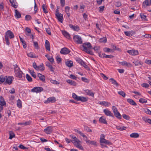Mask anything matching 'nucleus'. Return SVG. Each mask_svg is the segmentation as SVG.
<instances>
[{"mask_svg":"<svg viewBox=\"0 0 151 151\" xmlns=\"http://www.w3.org/2000/svg\"><path fill=\"white\" fill-rule=\"evenodd\" d=\"M83 50L87 53L91 55H93V52L90 49H93V47L91 43L89 42H85L83 44Z\"/></svg>","mask_w":151,"mask_h":151,"instance_id":"f257e3e1","label":"nucleus"},{"mask_svg":"<svg viewBox=\"0 0 151 151\" xmlns=\"http://www.w3.org/2000/svg\"><path fill=\"white\" fill-rule=\"evenodd\" d=\"M73 40L75 42L78 44H81L82 43L81 38L78 35H74L73 37Z\"/></svg>","mask_w":151,"mask_h":151,"instance_id":"f03ea898","label":"nucleus"},{"mask_svg":"<svg viewBox=\"0 0 151 151\" xmlns=\"http://www.w3.org/2000/svg\"><path fill=\"white\" fill-rule=\"evenodd\" d=\"M18 69V70H16L14 71L15 76L19 78H21L22 77L23 73L20 69L19 68Z\"/></svg>","mask_w":151,"mask_h":151,"instance_id":"7ed1b4c3","label":"nucleus"},{"mask_svg":"<svg viewBox=\"0 0 151 151\" xmlns=\"http://www.w3.org/2000/svg\"><path fill=\"white\" fill-rule=\"evenodd\" d=\"M43 90V89L41 87H34L32 90L31 91L33 92L37 93H40Z\"/></svg>","mask_w":151,"mask_h":151,"instance_id":"20e7f679","label":"nucleus"},{"mask_svg":"<svg viewBox=\"0 0 151 151\" xmlns=\"http://www.w3.org/2000/svg\"><path fill=\"white\" fill-rule=\"evenodd\" d=\"M5 35V37H7L8 38L9 37L10 39L14 38V37L13 33L10 30L7 31L6 32Z\"/></svg>","mask_w":151,"mask_h":151,"instance_id":"39448f33","label":"nucleus"},{"mask_svg":"<svg viewBox=\"0 0 151 151\" xmlns=\"http://www.w3.org/2000/svg\"><path fill=\"white\" fill-rule=\"evenodd\" d=\"M5 78L6 82L9 84H11L14 79V77L12 76H9L8 77L6 76Z\"/></svg>","mask_w":151,"mask_h":151,"instance_id":"423d86ee","label":"nucleus"},{"mask_svg":"<svg viewBox=\"0 0 151 151\" xmlns=\"http://www.w3.org/2000/svg\"><path fill=\"white\" fill-rule=\"evenodd\" d=\"M52 127L48 126L44 130V132L46 134H50L52 132Z\"/></svg>","mask_w":151,"mask_h":151,"instance_id":"0eeeda50","label":"nucleus"},{"mask_svg":"<svg viewBox=\"0 0 151 151\" xmlns=\"http://www.w3.org/2000/svg\"><path fill=\"white\" fill-rule=\"evenodd\" d=\"M56 101L55 98L54 97H50L48 98L47 100L44 102L45 104L54 102Z\"/></svg>","mask_w":151,"mask_h":151,"instance_id":"6e6552de","label":"nucleus"},{"mask_svg":"<svg viewBox=\"0 0 151 151\" xmlns=\"http://www.w3.org/2000/svg\"><path fill=\"white\" fill-rule=\"evenodd\" d=\"M70 52V50L67 48L64 47L62 48L60 51V53L66 55Z\"/></svg>","mask_w":151,"mask_h":151,"instance_id":"1a4fd4ad","label":"nucleus"},{"mask_svg":"<svg viewBox=\"0 0 151 151\" xmlns=\"http://www.w3.org/2000/svg\"><path fill=\"white\" fill-rule=\"evenodd\" d=\"M55 15L59 21L61 23H62L63 19V14L60 13H57L55 14Z\"/></svg>","mask_w":151,"mask_h":151,"instance_id":"9d476101","label":"nucleus"},{"mask_svg":"<svg viewBox=\"0 0 151 151\" xmlns=\"http://www.w3.org/2000/svg\"><path fill=\"white\" fill-rule=\"evenodd\" d=\"M104 112L105 115L107 116H110L114 117L113 114L111 112L109 111L108 109H104Z\"/></svg>","mask_w":151,"mask_h":151,"instance_id":"9b49d317","label":"nucleus"},{"mask_svg":"<svg viewBox=\"0 0 151 151\" xmlns=\"http://www.w3.org/2000/svg\"><path fill=\"white\" fill-rule=\"evenodd\" d=\"M127 52L130 55H137L138 54V51L137 50H128Z\"/></svg>","mask_w":151,"mask_h":151,"instance_id":"f8f14e48","label":"nucleus"},{"mask_svg":"<svg viewBox=\"0 0 151 151\" xmlns=\"http://www.w3.org/2000/svg\"><path fill=\"white\" fill-rule=\"evenodd\" d=\"M81 142V141H80V142L78 141L77 142H74L73 144L77 148H78L80 150H83V148L82 147V145L80 143Z\"/></svg>","mask_w":151,"mask_h":151,"instance_id":"ddd939ff","label":"nucleus"},{"mask_svg":"<svg viewBox=\"0 0 151 151\" xmlns=\"http://www.w3.org/2000/svg\"><path fill=\"white\" fill-rule=\"evenodd\" d=\"M100 142L101 143H104L108 145L111 143L109 141L103 138H100Z\"/></svg>","mask_w":151,"mask_h":151,"instance_id":"4468645a","label":"nucleus"},{"mask_svg":"<svg viewBox=\"0 0 151 151\" xmlns=\"http://www.w3.org/2000/svg\"><path fill=\"white\" fill-rule=\"evenodd\" d=\"M9 1L10 3L11 4V6L14 7L15 8H16L17 7V4L16 2L15 1H14V0H9Z\"/></svg>","mask_w":151,"mask_h":151,"instance_id":"2eb2a0df","label":"nucleus"},{"mask_svg":"<svg viewBox=\"0 0 151 151\" xmlns=\"http://www.w3.org/2000/svg\"><path fill=\"white\" fill-rule=\"evenodd\" d=\"M119 63L122 65H126L127 67H130L132 66V65L130 63H128L125 61L119 62Z\"/></svg>","mask_w":151,"mask_h":151,"instance_id":"dca6fc26","label":"nucleus"},{"mask_svg":"<svg viewBox=\"0 0 151 151\" xmlns=\"http://www.w3.org/2000/svg\"><path fill=\"white\" fill-rule=\"evenodd\" d=\"M37 76L43 82H45V76L44 75H42L40 73H38Z\"/></svg>","mask_w":151,"mask_h":151,"instance_id":"f3484780","label":"nucleus"},{"mask_svg":"<svg viewBox=\"0 0 151 151\" xmlns=\"http://www.w3.org/2000/svg\"><path fill=\"white\" fill-rule=\"evenodd\" d=\"M45 46L46 49L49 51H50V44L49 41L47 40H45Z\"/></svg>","mask_w":151,"mask_h":151,"instance_id":"a211bd4d","label":"nucleus"},{"mask_svg":"<svg viewBox=\"0 0 151 151\" xmlns=\"http://www.w3.org/2000/svg\"><path fill=\"white\" fill-rule=\"evenodd\" d=\"M63 34V35L66 38L70 39V34L67 32L66 31L63 30L62 31Z\"/></svg>","mask_w":151,"mask_h":151,"instance_id":"6ab92c4d","label":"nucleus"},{"mask_svg":"<svg viewBox=\"0 0 151 151\" xmlns=\"http://www.w3.org/2000/svg\"><path fill=\"white\" fill-rule=\"evenodd\" d=\"M99 104L101 105L104 106H109L111 105L110 103L105 101H101L99 103Z\"/></svg>","mask_w":151,"mask_h":151,"instance_id":"aec40b11","label":"nucleus"},{"mask_svg":"<svg viewBox=\"0 0 151 151\" xmlns=\"http://www.w3.org/2000/svg\"><path fill=\"white\" fill-rule=\"evenodd\" d=\"M78 101H80L83 102H85L87 101L88 100V98L83 96H79L78 98Z\"/></svg>","mask_w":151,"mask_h":151,"instance_id":"412c9836","label":"nucleus"},{"mask_svg":"<svg viewBox=\"0 0 151 151\" xmlns=\"http://www.w3.org/2000/svg\"><path fill=\"white\" fill-rule=\"evenodd\" d=\"M46 65L50 68V70L51 71H52L53 72H54V68L52 67V65H50V63L49 62H46Z\"/></svg>","mask_w":151,"mask_h":151,"instance_id":"4be33fe9","label":"nucleus"},{"mask_svg":"<svg viewBox=\"0 0 151 151\" xmlns=\"http://www.w3.org/2000/svg\"><path fill=\"white\" fill-rule=\"evenodd\" d=\"M86 143L87 144H89L92 145H93L95 146H97V143L94 141H91L88 139V140H86Z\"/></svg>","mask_w":151,"mask_h":151,"instance_id":"5701e85b","label":"nucleus"},{"mask_svg":"<svg viewBox=\"0 0 151 151\" xmlns=\"http://www.w3.org/2000/svg\"><path fill=\"white\" fill-rule=\"evenodd\" d=\"M127 101L129 103L133 105L136 106L137 105L136 103L132 99H127Z\"/></svg>","mask_w":151,"mask_h":151,"instance_id":"b1692460","label":"nucleus"},{"mask_svg":"<svg viewBox=\"0 0 151 151\" xmlns=\"http://www.w3.org/2000/svg\"><path fill=\"white\" fill-rule=\"evenodd\" d=\"M99 121L100 122H101L102 123L106 124H107V122H106V121L105 118L103 116H102L99 118Z\"/></svg>","mask_w":151,"mask_h":151,"instance_id":"393cba45","label":"nucleus"},{"mask_svg":"<svg viewBox=\"0 0 151 151\" xmlns=\"http://www.w3.org/2000/svg\"><path fill=\"white\" fill-rule=\"evenodd\" d=\"M65 64L66 66L69 67H71L73 65V61L71 60L67 61L65 62Z\"/></svg>","mask_w":151,"mask_h":151,"instance_id":"a878e982","label":"nucleus"},{"mask_svg":"<svg viewBox=\"0 0 151 151\" xmlns=\"http://www.w3.org/2000/svg\"><path fill=\"white\" fill-rule=\"evenodd\" d=\"M139 135L137 133H133L131 134L130 135V137L133 138H137L139 137Z\"/></svg>","mask_w":151,"mask_h":151,"instance_id":"bb28decb","label":"nucleus"},{"mask_svg":"<svg viewBox=\"0 0 151 151\" xmlns=\"http://www.w3.org/2000/svg\"><path fill=\"white\" fill-rule=\"evenodd\" d=\"M67 82L70 84L71 85L73 86H76L77 85L76 83L74 81H73L71 80H67Z\"/></svg>","mask_w":151,"mask_h":151,"instance_id":"cd10ccee","label":"nucleus"},{"mask_svg":"<svg viewBox=\"0 0 151 151\" xmlns=\"http://www.w3.org/2000/svg\"><path fill=\"white\" fill-rule=\"evenodd\" d=\"M133 63L134 64L135 66H138L139 65H143L142 63L139 60H134Z\"/></svg>","mask_w":151,"mask_h":151,"instance_id":"c85d7f7f","label":"nucleus"},{"mask_svg":"<svg viewBox=\"0 0 151 151\" xmlns=\"http://www.w3.org/2000/svg\"><path fill=\"white\" fill-rule=\"evenodd\" d=\"M85 91L86 92V93L88 94V95L92 97L94 96V93L92 92L90 90L87 89L85 90Z\"/></svg>","mask_w":151,"mask_h":151,"instance_id":"c756f323","label":"nucleus"},{"mask_svg":"<svg viewBox=\"0 0 151 151\" xmlns=\"http://www.w3.org/2000/svg\"><path fill=\"white\" fill-rule=\"evenodd\" d=\"M110 80L112 84L115 85L117 87L118 86V84L113 78H111L110 79Z\"/></svg>","mask_w":151,"mask_h":151,"instance_id":"7c9ffc66","label":"nucleus"},{"mask_svg":"<svg viewBox=\"0 0 151 151\" xmlns=\"http://www.w3.org/2000/svg\"><path fill=\"white\" fill-rule=\"evenodd\" d=\"M19 37L20 38V41L22 43L23 47L24 48H26L27 47V45L25 41L24 40V39L23 38H21L20 36H19Z\"/></svg>","mask_w":151,"mask_h":151,"instance_id":"2f4dec72","label":"nucleus"},{"mask_svg":"<svg viewBox=\"0 0 151 151\" xmlns=\"http://www.w3.org/2000/svg\"><path fill=\"white\" fill-rule=\"evenodd\" d=\"M15 17L17 18H19L21 17V14L17 9L15 10Z\"/></svg>","mask_w":151,"mask_h":151,"instance_id":"473e14b6","label":"nucleus"},{"mask_svg":"<svg viewBox=\"0 0 151 151\" xmlns=\"http://www.w3.org/2000/svg\"><path fill=\"white\" fill-rule=\"evenodd\" d=\"M0 103H1V104L3 106L5 105L6 103L5 101H4L3 97L2 96H1L0 97Z\"/></svg>","mask_w":151,"mask_h":151,"instance_id":"72a5a7b5","label":"nucleus"},{"mask_svg":"<svg viewBox=\"0 0 151 151\" xmlns=\"http://www.w3.org/2000/svg\"><path fill=\"white\" fill-rule=\"evenodd\" d=\"M70 27L76 31H78L79 30V27L78 26H74L72 25H69Z\"/></svg>","mask_w":151,"mask_h":151,"instance_id":"f704fd0d","label":"nucleus"},{"mask_svg":"<svg viewBox=\"0 0 151 151\" xmlns=\"http://www.w3.org/2000/svg\"><path fill=\"white\" fill-rule=\"evenodd\" d=\"M17 106L18 107L21 108L22 107V103L21 101L19 99H18L17 101Z\"/></svg>","mask_w":151,"mask_h":151,"instance_id":"c9c22d12","label":"nucleus"},{"mask_svg":"<svg viewBox=\"0 0 151 151\" xmlns=\"http://www.w3.org/2000/svg\"><path fill=\"white\" fill-rule=\"evenodd\" d=\"M126 128V127L123 126H122L121 127L116 126V129L118 130L121 131L125 130Z\"/></svg>","mask_w":151,"mask_h":151,"instance_id":"e433bc0d","label":"nucleus"},{"mask_svg":"<svg viewBox=\"0 0 151 151\" xmlns=\"http://www.w3.org/2000/svg\"><path fill=\"white\" fill-rule=\"evenodd\" d=\"M115 116L119 119H121V116L120 113L118 111H116L115 113H114Z\"/></svg>","mask_w":151,"mask_h":151,"instance_id":"4c0bfd02","label":"nucleus"},{"mask_svg":"<svg viewBox=\"0 0 151 151\" xmlns=\"http://www.w3.org/2000/svg\"><path fill=\"white\" fill-rule=\"evenodd\" d=\"M45 57L47 58V59L49 60L50 62L52 63L54 62V59L53 58H50V56L48 55H45Z\"/></svg>","mask_w":151,"mask_h":151,"instance_id":"58836bf2","label":"nucleus"},{"mask_svg":"<svg viewBox=\"0 0 151 151\" xmlns=\"http://www.w3.org/2000/svg\"><path fill=\"white\" fill-rule=\"evenodd\" d=\"M44 70V68L43 65V64L40 65L39 66H37V70H40L41 71H43Z\"/></svg>","mask_w":151,"mask_h":151,"instance_id":"ea45409f","label":"nucleus"},{"mask_svg":"<svg viewBox=\"0 0 151 151\" xmlns=\"http://www.w3.org/2000/svg\"><path fill=\"white\" fill-rule=\"evenodd\" d=\"M107 40L106 37H104L102 38H101L99 40V41L101 42L106 43V42Z\"/></svg>","mask_w":151,"mask_h":151,"instance_id":"a19ab883","label":"nucleus"},{"mask_svg":"<svg viewBox=\"0 0 151 151\" xmlns=\"http://www.w3.org/2000/svg\"><path fill=\"white\" fill-rule=\"evenodd\" d=\"M42 8L44 13L46 14L48 13V12L46 9V6L45 4H43L42 6Z\"/></svg>","mask_w":151,"mask_h":151,"instance_id":"79ce46f5","label":"nucleus"},{"mask_svg":"<svg viewBox=\"0 0 151 151\" xmlns=\"http://www.w3.org/2000/svg\"><path fill=\"white\" fill-rule=\"evenodd\" d=\"M29 72L31 74V76L35 78L36 77V76L35 74V73L33 70H29Z\"/></svg>","mask_w":151,"mask_h":151,"instance_id":"37998d69","label":"nucleus"},{"mask_svg":"<svg viewBox=\"0 0 151 151\" xmlns=\"http://www.w3.org/2000/svg\"><path fill=\"white\" fill-rule=\"evenodd\" d=\"M9 139H12L13 138L15 137V135L14 132H9Z\"/></svg>","mask_w":151,"mask_h":151,"instance_id":"c03bdc74","label":"nucleus"},{"mask_svg":"<svg viewBox=\"0 0 151 151\" xmlns=\"http://www.w3.org/2000/svg\"><path fill=\"white\" fill-rule=\"evenodd\" d=\"M27 55L29 57L36 58L37 57L34 55V54L33 52H30L27 54Z\"/></svg>","mask_w":151,"mask_h":151,"instance_id":"a18cd8bd","label":"nucleus"},{"mask_svg":"<svg viewBox=\"0 0 151 151\" xmlns=\"http://www.w3.org/2000/svg\"><path fill=\"white\" fill-rule=\"evenodd\" d=\"M140 17L144 21H147V20L146 18V16L144 15L143 13H141L140 14Z\"/></svg>","mask_w":151,"mask_h":151,"instance_id":"49530a36","label":"nucleus"},{"mask_svg":"<svg viewBox=\"0 0 151 151\" xmlns=\"http://www.w3.org/2000/svg\"><path fill=\"white\" fill-rule=\"evenodd\" d=\"M133 31H126L124 32L125 35L128 36H130L132 35L131 33H132Z\"/></svg>","mask_w":151,"mask_h":151,"instance_id":"de8ad7c7","label":"nucleus"},{"mask_svg":"<svg viewBox=\"0 0 151 151\" xmlns=\"http://www.w3.org/2000/svg\"><path fill=\"white\" fill-rule=\"evenodd\" d=\"M113 56L111 55H107L105 53H103V58H111L113 57Z\"/></svg>","mask_w":151,"mask_h":151,"instance_id":"09e8293b","label":"nucleus"},{"mask_svg":"<svg viewBox=\"0 0 151 151\" xmlns=\"http://www.w3.org/2000/svg\"><path fill=\"white\" fill-rule=\"evenodd\" d=\"M118 93L122 96V97H124L126 96L125 93L122 91H119L118 92Z\"/></svg>","mask_w":151,"mask_h":151,"instance_id":"8fccbe9b","label":"nucleus"},{"mask_svg":"<svg viewBox=\"0 0 151 151\" xmlns=\"http://www.w3.org/2000/svg\"><path fill=\"white\" fill-rule=\"evenodd\" d=\"M72 97L75 100H76L77 101H78V100L79 99L78 98L79 97V96H77L74 93H72Z\"/></svg>","mask_w":151,"mask_h":151,"instance_id":"3c124183","label":"nucleus"},{"mask_svg":"<svg viewBox=\"0 0 151 151\" xmlns=\"http://www.w3.org/2000/svg\"><path fill=\"white\" fill-rule=\"evenodd\" d=\"M26 78L29 81L32 82V78L29 75L27 74L26 75Z\"/></svg>","mask_w":151,"mask_h":151,"instance_id":"603ef678","label":"nucleus"},{"mask_svg":"<svg viewBox=\"0 0 151 151\" xmlns=\"http://www.w3.org/2000/svg\"><path fill=\"white\" fill-rule=\"evenodd\" d=\"M139 101L142 103H146L147 102V100L143 99L141 98L139 100Z\"/></svg>","mask_w":151,"mask_h":151,"instance_id":"864d4df0","label":"nucleus"},{"mask_svg":"<svg viewBox=\"0 0 151 151\" xmlns=\"http://www.w3.org/2000/svg\"><path fill=\"white\" fill-rule=\"evenodd\" d=\"M76 61L81 65L82 64L84 63V62L81 59L78 58L76 59Z\"/></svg>","mask_w":151,"mask_h":151,"instance_id":"5fc2aeb1","label":"nucleus"},{"mask_svg":"<svg viewBox=\"0 0 151 151\" xmlns=\"http://www.w3.org/2000/svg\"><path fill=\"white\" fill-rule=\"evenodd\" d=\"M84 129L85 130L87 131L88 132H92L91 130L87 126H84Z\"/></svg>","mask_w":151,"mask_h":151,"instance_id":"6e6d98bb","label":"nucleus"},{"mask_svg":"<svg viewBox=\"0 0 151 151\" xmlns=\"http://www.w3.org/2000/svg\"><path fill=\"white\" fill-rule=\"evenodd\" d=\"M123 118L127 120H129L130 119V117L128 115H127L125 114H123L122 115Z\"/></svg>","mask_w":151,"mask_h":151,"instance_id":"4d7b16f0","label":"nucleus"},{"mask_svg":"<svg viewBox=\"0 0 151 151\" xmlns=\"http://www.w3.org/2000/svg\"><path fill=\"white\" fill-rule=\"evenodd\" d=\"M5 80V77H4L3 76H0V83H1L4 82Z\"/></svg>","mask_w":151,"mask_h":151,"instance_id":"13d9d810","label":"nucleus"},{"mask_svg":"<svg viewBox=\"0 0 151 151\" xmlns=\"http://www.w3.org/2000/svg\"><path fill=\"white\" fill-rule=\"evenodd\" d=\"M104 51L105 52H113L112 49L106 47L104 49Z\"/></svg>","mask_w":151,"mask_h":151,"instance_id":"bf43d9fd","label":"nucleus"},{"mask_svg":"<svg viewBox=\"0 0 151 151\" xmlns=\"http://www.w3.org/2000/svg\"><path fill=\"white\" fill-rule=\"evenodd\" d=\"M30 123L29 122H22V123H18V125H24V126L27 125H29Z\"/></svg>","mask_w":151,"mask_h":151,"instance_id":"052dcab7","label":"nucleus"},{"mask_svg":"<svg viewBox=\"0 0 151 151\" xmlns=\"http://www.w3.org/2000/svg\"><path fill=\"white\" fill-rule=\"evenodd\" d=\"M143 4H145L147 6H150V3H149L148 0H145L143 2Z\"/></svg>","mask_w":151,"mask_h":151,"instance_id":"680f3d73","label":"nucleus"},{"mask_svg":"<svg viewBox=\"0 0 151 151\" xmlns=\"http://www.w3.org/2000/svg\"><path fill=\"white\" fill-rule=\"evenodd\" d=\"M81 79L82 81L86 83H88L89 81L88 79L85 77H82Z\"/></svg>","mask_w":151,"mask_h":151,"instance_id":"e2e57ef3","label":"nucleus"},{"mask_svg":"<svg viewBox=\"0 0 151 151\" xmlns=\"http://www.w3.org/2000/svg\"><path fill=\"white\" fill-rule=\"evenodd\" d=\"M74 138L72 140V142L73 143H74V142H77L78 141L80 142V140L77 139L76 137H74Z\"/></svg>","mask_w":151,"mask_h":151,"instance_id":"0e129e2a","label":"nucleus"},{"mask_svg":"<svg viewBox=\"0 0 151 151\" xmlns=\"http://www.w3.org/2000/svg\"><path fill=\"white\" fill-rule=\"evenodd\" d=\"M31 18V16L29 15H26L25 17V20L27 21L29 20Z\"/></svg>","mask_w":151,"mask_h":151,"instance_id":"69168bd1","label":"nucleus"},{"mask_svg":"<svg viewBox=\"0 0 151 151\" xmlns=\"http://www.w3.org/2000/svg\"><path fill=\"white\" fill-rule=\"evenodd\" d=\"M112 109L114 113H115L116 111H118L117 108L114 106H112Z\"/></svg>","mask_w":151,"mask_h":151,"instance_id":"338daca9","label":"nucleus"},{"mask_svg":"<svg viewBox=\"0 0 151 151\" xmlns=\"http://www.w3.org/2000/svg\"><path fill=\"white\" fill-rule=\"evenodd\" d=\"M145 112L147 114L151 115V111L148 109H146L145 110Z\"/></svg>","mask_w":151,"mask_h":151,"instance_id":"774afa93","label":"nucleus"}]
</instances>
